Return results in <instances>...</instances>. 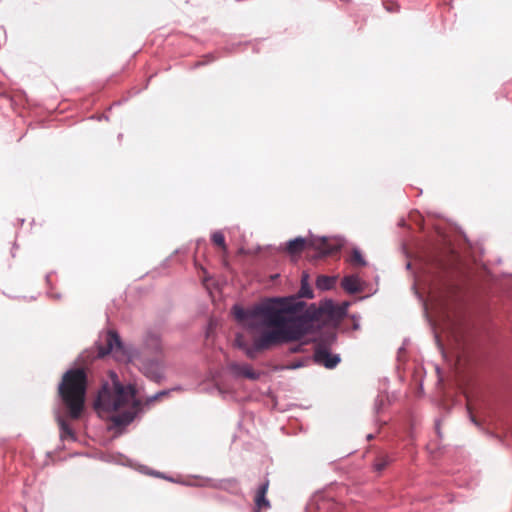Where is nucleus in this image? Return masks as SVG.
I'll return each instance as SVG.
<instances>
[{
    "label": "nucleus",
    "mask_w": 512,
    "mask_h": 512,
    "mask_svg": "<svg viewBox=\"0 0 512 512\" xmlns=\"http://www.w3.org/2000/svg\"><path fill=\"white\" fill-rule=\"evenodd\" d=\"M305 305L293 297L269 299L259 304L253 314L261 317L263 325L272 329L254 338L252 346L246 345L247 357L254 359L257 352L300 340L312 332L318 326V313L314 308L305 309Z\"/></svg>",
    "instance_id": "f257e3e1"
},
{
    "label": "nucleus",
    "mask_w": 512,
    "mask_h": 512,
    "mask_svg": "<svg viewBox=\"0 0 512 512\" xmlns=\"http://www.w3.org/2000/svg\"><path fill=\"white\" fill-rule=\"evenodd\" d=\"M135 397L134 386L122 385L113 375L112 383L103 384L99 390L95 409L101 417L109 418L116 426H126L133 421L139 406Z\"/></svg>",
    "instance_id": "f03ea898"
},
{
    "label": "nucleus",
    "mask_w": 512,
    "mask_h": 512,
    "mask_svg": "<svg viewBox=\"0 0 512 512\" xmlns=\"http://www.w3.org/2000/svg\"><path fill=\"white\" fill-rule=\"evenodd\" d=\"M147 348H151L155 353L153 359L148 360L143 355L130 354L122 343L120 336L114 330H109L105 336V345H99L98 356L105 357L113 354L118 361L135 362L140 371L148 378L157 381L161 377V358L159 352L161 350V342L157 335H151L146 341Z\"/></svg>",
    "instance_id": "7ed1b4c3"
},
{
    "label": "nucleus",
    "mask_w": 512,
    "mask_h": 512,
    "mask_svg": "<svg viewBox=\"0 0 512 512\" xmlns=\"http://www.w3.org/2000/svg\"><path fill=\"white\" fill-rule=\"evenodd\" d=\"M87 375L83 368L68 370L59 384V395L71 419H79L84 410Z\"/></svg>",
    "instance_id": "20e7f679"
},
{
    "label": "nucleus",
    "mask_w": 512,
    "mask_h": 512,
    "mask_svg": "<svg viewBox=\"0 0 512 512\" xmlns=\"http://www.w3.org/2000/svg\"><path fill=\"white\" fill-rule=\"evenodd\" d=\"M310 245L312 248L318 251L320 256L334 255L341 248V245L338 242L327 238L311 240Z\"/></svg>",
    "instance_id": "39448f33"
},
{
    "label": "nucleus",
    "mask_w": 512,
    "mask_h": 512,
    "mask_svg": "<svg viewBox=\"0 0 512 512\" xmlns=\"http://www.w3.org/2000/svg\"><path fill=\"white\" fill-rule=\"evenodd\" d=\"M314 361L328 369H333L340 362V357L330 354L325 347L318 345L314 353Z\"/></svg>",
    "instance_id": "423d86ee"
},
{
    "label": "nucleus",
    "mask_w": 512,
    "mask_h": 512,
    "mask_svg": "<svg viewBox=\"0 0 512 512\" xmlns=\"http://www.w3.org/2000/svg\"><path fill=\"white\" fill-rule=\"evenodd\" d=\"M259 305L255 306L252 310H244L240 307L235 306L234 307V315L236 319L240 321H247V327L251 330H256L258 328L257 320L260 319L263 321V319L259 316H256L253 314L254 310Z\"/></svg>",
    "instance_id": "0eeeda50"
},
{
    "label": "nucleus",
    "mask_w": 512,
    "mask_h": 512,
    "mask_svg": "<svg viewBox=\"0 0 512 512\" xmlns=\"http://www.w3.org/2000/svg\"><path fill=\"white\" fill-rule=\"evenodd\" d=\"M269 488V481H265L257 490L255 495V506L257 508V512H259L261 509H267L270 507V502L266 498V494L268 492Z\"/></svg>",
    "instance_id": "6e6552de"
},
{
    "label": "nucleus",
    "mask_w": 512,
    "mask_h": 512,
    "mask_svg": "<svg viewBox=\"0 0 512 512\" xmlns=\"http://www.w3.org/2000/svg\"><path fill=\"white\" fill-rule=\"evenodd\" d=\"M230 369L235 374L248 379L256 380L259 378V373L255 372L253 368L248 364L231 363Z\"/></svg>",
    "instance_id": "1a4fd4ad"
},
{
    "label": "nucleus",
    "mask_w": 512,
    "mask_h": 512,
    "mask_svg": "<svg viewBox=\"0 0 512 512\" xmlns=\"http://www.w3.org/2000/svg\"><path fill=\"white\" fill-rule=\"evenodd\" d=\"M310 241L301 237L290 240L287 244V251L292 255L299 254L306 247H311Z\"/></svg>",
    "instance_id": "9d476101"
},
{
    "label": "nucleus",
    "mask_w": 512,
    "mask_h": 512,
    "mask_svg": "<svg viewBox=\"0 0 512 512\" xmlns=\"http://www.w3.org/2000/svg\"><path fill=\"white\" fill-rule=\"evenodd\" d=\"M343 289L348 293L354 294L361 291L360 280L357 276H345L341 283Z\"/></svg>",
    "instance_id": "9b49d317"
},
{
    "label": "nucleus",
    "mask_w": 512,
    "mask_h": 512,
    "mask_svg": "<svg viewBox=\"0 0 512 512\" xmlns=\"http://www.w3.org/2000/svg\"><path fill=\"white\" fill-rule=\"evenodd\" d=\"M298 295L301 298H312L313 297V291L309 286L308 275L306 273H303V275H302L301 288L298 292Z\"/></svg>",
    "instance_id": "f8f14e48"
},
{
    "label": "nucleus",
    "mask_w": 512,
    "mask_h": 512,
    "mask_svg": "<svg viewBox=\"0 0 512 512\" xmlns=\"http://www.w3.org/2000/svg\"><path fill=\"white\" fill-rule=\"evenodd\" d=\"M211 240L214 245L222 250L223 256L225 257L227 255V245L224 234L221 231H216L212 234Z\"/></svg>",
    "instance_id": "ddd939ff"
},
{
    "label": "nucleus",
    "mask_w": 512,
    "mask_h": 512,
    "mask_svg": "<svg viewBox=\"0 0 512 512\" xmlns=\"http://www.w3.org/2000/svg\"><path fill=\"white\" fill-rule=\"evenodd\" d=\"M335 284V279L326 275L318 276L316 286L320 290H329Z\"/></svg>",
    "instance_id": "4468645a"
},
{
    "label": "nucleus",
    "mask_w": 512,
    "mask_h": 512,
    "mask_svg": "<svg viewBox=\"0 0 512 512\" xmlns=\"http://www.w3.org/2000/svg\"><path fill=\"white\" fill-rule=\"evenodd\" d=\"M58 425L60 428V436L61 438H71L74 439V433L72 428L69 426L67 421L61 417L58 418Z\"/></svg>",
    "instance_id": "2eb2a0df"
},
{
    "label": "nucleus",
    "mask_w": 512,
    "mask_h": 512,
    "mask_svg": "<svg viewBox=\"0 0 512 512\" xmlns=\"http://www.w3.org/2000/svg\"><path fill=\"white\" fill-rule=\"evenodd\" d=\"M392 459L386 454H380L374 463V469L378 472L383 471L390 463Z\"/></svg>",
    "instance_id": "dca6fc26"
},
{
    "label": "nucleus",
    "mask_w": 512,
    "mask_h": 512,
    "mask_svg": "<svg viewBox=\"0 0 512 512\" xmlns=\"http://www.w3.org/2000/svg\"><path fill=\"white\" fill-rule=\"evenodd\" d=\"M349 261L351 262V264L356 265V266H365L366 265V261L358 249H354L352 251Z\"/></svg>",
    "instance_id": "f3484780"
},
{
    "label": "nucleus",
    "mask_w": 512,
    "mask_h": 512,
    "mask_svg": "<svg viewBox=\"0 0 512 512\" xmlns=\"http://www.w3.org/2000/svg\"><path fill=\"white\" fill-rule=\"evenodd\" d=\"M235 343H236V345H237L239 348H241V349H243V350H244V348H245V347H246V345H247V344H246V342H245V340L243 339V336H242V335H237V337H236V339H235Z\"/></svg>",
    "instance_id": "a211bd4d"
},
{
    "label": "nucleus",
    "mask_w": 512,
    "mask_h": 512,
    "mask_svg": "<svg viewBox=\"0 0 512 512\" xmlns=\"http://www.w3.org/2000/svg\"><path fill=\"white\" fill-rule=\"evenodd\" d=\"M301 350H302V345H295V346L290 347L291 353H298Z\"/></svg>",
    "instance_id": "6ab92c4d"
},
{
    "label": "nucleus",
    "mask_w": 512,
    "mask_h": 512,
    "mask_svg": "<svg viewBox=\"0 0 512 512\" xmlns=\"http://www.w3.org/2000/svg\"><path fill=\"white\" fill-rule=\"evenodd\" d=\"M167 395L166 391H161L152 397V400L159 399L161 396Z\"/></svg>",
    "instance_id": "aec40b11"
},
{
    "label": "nucleus",
    "mask_w": 512,
    "mask_h": 512,
    "mask_svg": "<svg viewBox=\"0 0 512 512\" xmlns=\"http://www.w3.org/2000/svg\"><path fill=\"white\" fill-rule=\"evenodd\" d=\"M471 419H472V421H473L474 423H476V424H477V422H476V420H475V418H474L473 416H471Z\"/></svg>",
    "instance_id": "412c9836"
}]
</instances>
